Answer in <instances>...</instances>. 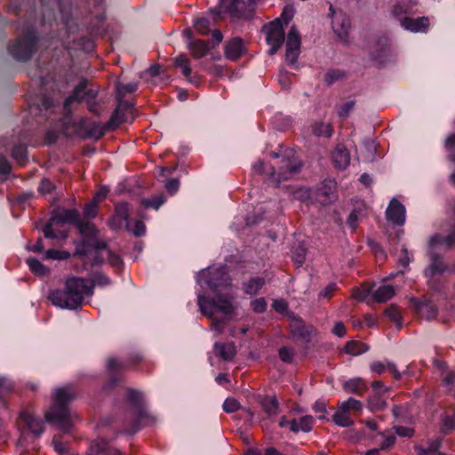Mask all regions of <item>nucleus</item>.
<instances>
[{
	"instance_id": "79ce46f5",
	"label": "nucleus",
	"mask_w": 455,
	"mask_h": 455,
	"mask_svg": "<svg viewBox=\"0 0 455 455\" xmlns=\"http://www.w3.org/2000/svg\"><path fill=\"white\" fill-rule=\"evenodd\" d=\"M194 27L198 33L206 35L210 30V22L205 18H199L196 20Z\"/></svg>"
},
{
	"instance_id": "6ab92c4d",
	"label": "nucleus",
	"mask_w": 455,
	"mask_h": 455,
	"mask_svg": "<svg viewBox=\"0 0 455 455\" xmlns=\"http://www.w3.org/2000/svg\"><path fill=\"white\" fill-rule=\"evenodd\" d=\"M332 159L337 168L345 169L350 164V154L343 145H338L332 153Z\"/></svg>"
},
{
	"instance_id": "c756f323",
	"label": "nucleus",
	"mask_w": 455,
	"mask_h": 455,
	"mask_svg": "<svg viewBox=\"0 0 455 455\" xmlns=\"http://www.w3.org/2000/svg\"><path fill=\"white\" fill-rule=\"evenodd\" d=\"M333 421L339 427H350L354 424V421L351 419L350 415L346 412V411L342 410L339 405L338 411L333 415Z\"/></svg>"
},
{
	"instance_id": "49530a36",
	"label": "nucleus",
	"mask_w": 455,
	"mask_h": 455,
	"mask_svg": "<svg viewBox=\"0 0 455 455\" xmlns=\"http://www.w3.org/2000/svg\"><path fill=\"white\" fill-rule=\"evenodd\" d=\"M313 422H314V419H313L312 416L307 415V416L302 417L299 421V430H302L304 432L310 431L312 428V426H313Z\"/></svg>"
},
{
	"instance_id": "bf43d9fd",
	"label": "nucleus",
	"mask_w": 455,
	"mask_h": 455,
	"mask_svg": "<svg viewBox=\"0 0 455 455\" xmlns=\"http://www.w3.org/2000/svg\"><path fill=\"white\" fill-rule=\"evenodd\" d=\"M306 250L303 247H299L294 255V262L298 267H300L305 261Z\"/></svg>"
},
{
	"instance_id": "37998d69",
	"label": "nucleus",
	"mask_w": 455,
	"mask_h": 455,
	"mask_svg": "<svg viewBox=\"0 0 455 455\" xmlns=\"http://www.w3.org/2000/svg\"><path fill=\"white\" fill-rule=\"evenodd\" d=\"M344 76V73L339 69L329 70L324 76V81L328 85H331L335 81L341 79Z\"/></svg>"
},
{
	"instance_id": "473e14b6",
	"label": "nucleus",
	"mask_w": 455,
	"mask_h": 455,
	"mask_svg": "<svg viewBox=\"0 0 455 455\" xmlns=\"http://www.w3.org/2000/svg\"><path fill=\"white\" fill-rule=\"evenodd\" d=\"M77 228L80 233L87 238L95 237L98 230L95 226L91 222L77 221Z\"/></svg>"
},
{
	"instance_id": "f03ea898",
	"label": "nucleus",
	"mask_w": 455,
	"mask_h": 455,
	"mask_svg": "<svg viewBox=\"0 0 455 455\" xmlns=\"http://www.w3.org/2000/svg\"><path fill=\"white\" fill-rule=\"evenodd\" d=\"M93 287L91 280L70 277L66 281L65 289L52 291L49 299L60 307L75 309L82 305L85 296L92 294Z\"/></svg>"
},
{
	"instance_id": "a19ab883",
	"label": "nucleus",
	"mask_w": 455,
	"mask_h": 455,
	"mask_svg": "<svg viewBox=\"0 0 455 455\" xmlns=\"http://www.w3.org/2000/svg\"><path fill=\"white\" fill-rule=\"evenodd\" d=\"M126 228L132 232L135 236H141L146 232V227L143 221L137 220L134 224L127 222Z\"/></svg>"
},
{
	"instance_id": "39448f33",
	"label": "nucleus",
	"mask_w": 455,
	"mask_h": 455,
	"mask_svg": "<svg viewBox=\"0 0 455 455\" xmlns=\"http://www.w3.org/2000/svg\"><path fill=\"white\" fill-rule=\"evenodd\" d=\"M137 88L138 84L136 83L122 84L118 82L116 84L118 105L109 120L108 126L110 129H115L120 124L130 122L133 119L132 105L124 100V98L127 93L134 92Z\"/></svg>"
},
{
	"instance_id": "864d4df0",
	"label": "nucleus",
	"mask_w": 455,
	"mask_h": 455,
	"mask_svg": "<svg viewBox=\"0 0 455 455\" xmlns=\"http://www.w3.org/2000/svg\"><path fill=\"white\" fill-rule=\"evenodd\" d=\"M294 353L291 349L283 347L279 349V356L282 361L290 363L293 358Z\"/></svg>"
},
{
	"instance_id": "e433bc0d",
	"label": "nucleus",
	"mask_w": 455,
	"mask_h": 455,
	"mask_svg": "<svg viewBox=\"0 0 455 455\" xmlns=\"http://www.w3.org/2000/svg\"><path fill=\"white\" fill-rule=\"evenodd\" d=\"M385 315L397 324L398 329L402 326V316L398 307L391 305L385 310Z\"/></svg>"
},
{
	"instance_id": "13d9d810",
	"label": "nucleus",
	"mask_w": 455,
	"mask_h": 455,
	"mask_svg": "<svg viewBox=\"0 0 455 455\" xmlns=\"http://www.w3.org/2000/svg\"><path fill=\"white\" fill-rule=\"evenodd\" d=\"M411 259L409 255V251L407 248L403 247L401 250V254L398 258V262L403 267H408L410 264Z\"/></svg>"
},
{
	"instance_id": "393cba45",
	"label": "nucleus",
	"mask_w": 455,
	"mask_h": 455,
	"mask_svg": "<svg viewBox=\"0 0 455 455\" xmlns=\"http://www.w3.org/2000/svg\"><path fill=\"white\" fill-rule=\"evenodd\" d=\"M371 369L372 371L376 372L377 374H381L384 372L385 370H387L392 373L393 377L395 379H401V373L398 371L395 365L391 363H387V364H385L381 362H375V363H371Z\"/></svg>"
},
{
	"instance_id": "72a5a7b5",
	"label": "nucleus",
	"mask_w": 455,
	"mask_h": 455,
	"mask_svg": "<svg viewBox=\"0 0 455 455\" xmlns=\"http://www.w3.org/2000/svg\"><path fill=\"white\" fill-rule=\"evenodd\" d=\"M339 406L348 414L350 413V411L360 412L363 410L362 403L354 398H349L348 400L342 402L341 403H339Z\"/></svg>"
},
{
	"instance_id": "4c0bfd02",
	"label": "nucleus",
	"mask_w": 455,
	"mask_h": 455,
	"mask_svg": "<svg viewBox=\"0 0 455 455\" xmlns=\"http://www.w3.org/2000/svg\"><path fill=\"white\" fill-rule=\"evenodd\" d=\"M12 157L20 165L25 164L27 162V148L23 145L15 146L12 152Z\"/></svg>"
},
{
	"instance_id": "69168bd1",
	"label": "nucleus",
	"mask_w": 455,
	"mask_h": 455,
	"mask_svg": "<svg viewBox=\"0 0 455 455\" xmlns=\"http://www.w3.org/2000/svg\"><path fill=\"white\" fill-rule=\"evenodd\" d=\"M10 172H11V165H10L9 162L7 161V159L4 156H0V173L6 174V173H9Z\"/></svg>"
},
{
	"instance_id": "0e129e2a",
	"label": "nucleus",
	"mask_w": 455,
	"mask_h": 455,
	"mask_svg": "<svg viewBox=\"0 0 455 455\" xmlns=\"http://www.w3.org/2000/svg\"><path fill=\"white\" fill-rule=\"evenodd\" d=\"M326 410V405L323 402H316L314 405V411L315 413L319 414V419L324 418V412Z\"/></svg>"
},
{
	"instance_id": "c85d7f7f",
	"label": "nucleus",
	"mask_w": 455,
	"mask_h": 455,
	"mask_svg": "<svg viewBox=\"0 0 455 455\" xmlns=\"http://www.w3.org/2000/svg\"><path fill=\"white\" fill-rule=\"evenodd\" d=\"M165 202V196L163 194H157L152 196L149 198H144L140 201L141 205L145 209L152 208L154 210H158L159 207L164 204Z\"/></svg>"
},
{
	"instance_id": "2f4dec72",
	"label": "nucleus",
	"mask_w": 455,
	"mask_h": 455,
	"mask_svg": "<svg viewBox=\"0 0 455 455\" xmlns=\"http://www.w3.org/2000/svg\"><path fill=\"white\" fill-rule=\"evenodd\" d=\"M333 132L330 124L315 123L313 125V133L318 137H331Z\"/></svg>"
},
{
	"instance_id": "5701e85b",
	"label": "nucleus",
	"mask_w": 455,
	"mask_h": 455,
	"mask_svg": "<svg viewBox=\"0 0 455 455\" xmlns=\"http://www.w3.org/2000/svg\"><path fill=\"white\" fill-rule=\"evenodd\" d=\"M343 387L346 392L363 395L366 390L367 387L362 379H353L343 384Z\"/></svg>"
},
{
	"instance_id": "f8f14e48",
	"label": "nucleus",
	"mask_w": 455,
	"mask_h": 455,
	"mask_svg": "<svg viewBox=\"0 0 455 455\" xmlns=\"http://www.w3.org/2000/svg\"><path fill=\"white\" fill-rule=\"evenodd\" d=\"M289 317L291 320L289 326L292 336L308 341L314 331V328L311 325L306 324L304 321L299 317L294 315H289Z\"/></svg>"
},
{
	"instance_id": "6e6d98bb",
	"label": "nucleus",
	"mask_w": 455,
	"mask_h": 455,
	"mask_svg": "<svg viewBox=\"0 0 455 455\" xmlns=\"http://www.w3.org/2000/svg\"><path fill=\"white\" fill-rule=\"evenodd\" d=\"M107 254L109 264L116 268H119L122 265L121 258L110 250H107Z\"/></svg>"
},
{
	"instance_id": "cd10ccee",
	"label": "nucleus",
	"mask_w": 455,
	"mask_h": 455,
	"mask_svg": "<svg viewBox=\"0 0 455 455\" xmlns=\"http://www.w3.org/2000/svg\"><path fill=\"white\" fill-rule=\"evenodd\" d=\"M261 406L263 411L268 416H274L278 413L279 404L278 401L275 396H267L261 401Z\"/></svg>"
},
{
	"instance_id": "774afa93",
	"label": "nucleus",
	"mask_w": 455,
	"mask_h": 455,
	"mask_svg": "<svg viewBox=\"0 0 455 455\" xmlns=\"http://www.w3.org/2000/svg\"><path fill=\"white\" fill-rule=\"evenodd\" d=\"M332 332L339 337H343L346 334V328L341 322H339L335 323Z\"/></svg>"
},
{
	"instance_id": "2eb2a0df",
	"label": "nucleus",
	"mask_w": 455,
	"mask_h": 455,
	"mask_svg": "<svg viewBox=\"0 0 455 455\" xmlns=\"http://www.w3.org/2000/svg\"><path fill=\"white\" fill-rule=\"evenodd\" d=\"M401 25L406 30L413 33L427 32L430 26V21L427 17H419L416 19L405 17L402 19Z\"/></svg>"
},
{
	"instance_id": "052dcab7",
	"label": "nucleus",
	"mask_w": 455,
	"mask_h": 455,
	"mask_svg": "<svg viewBox=\"0 0 455 455\" xmlns=\"http://www.w3.org/2000/svg\"><path fill=\"white\" fill-rule=\"evenodd\" d=\"M107 448V442L104 440L91 445V451L94 454L104 452Z\"/></svg>"
},
{
	"instance_id": "6e6552de",
	"label": "nucleus",
	"mask_w": 455,
	"mask_h": 455,
	"mask_svg": "<svg viewBox=\"0 0 455 455\" xmlns=\"http://www.w3.org/2000/svg\"><path fill=\"white\" fill-rule=\"evenodd\" d=\"M37 49V38L34 29H28L9 46L11 54L19 60H27L32 57Z\"/></svg>"
},
{
	"instance_id": "4be33fe9",
	"label": "nucleus",
	"mask_w": 455,
	"mask_h": 455,
	"mask_svg": "<svg viewBox=\"0 0 455 455\" xmlns=\"http://www.w3.org/2000/svg\"><path fill=\"white\" fill-rule=\"evenodd\" d=\"M190 54L195 59H201L204 57L209 52V45L206 42L202 40H192L188 44Z\"/></svg>"
},
{
	"instance_id": "5fc2aeb1",
	"label": "nucleus",
	"mask_w": 455,
	"mask_h": 455,
	"mask_svg": "<svg viewBox=\"0 0 455 455\" xmlns=\"http://www.w3.org/2000/svg\"><path fill=\"white\" fill-rule=\"evenodd\" d=\"M355 104L354 100L345 102L339 110V116L341 117L348 116L350 111L354 108Z\"/></svg>"
},
{
	"instance_id": "0eeeda50",
	"label": "nucleus",
	"mask_w": 455,
	"mask_h": 455,
	"mask_svg": "<svg viewBox=\"0 0 455 455\" xmlns=\"http://www.w3.org/2000/svg\"><path fill=\"white\" fill-rule=\"evenodd\" d=\"M98 95V91L95 88H88L87 81L83 80L73 91L64 102V109L67 113H70V105L76 101H86L89 111L98 113L97 103L94 101Z\"/></svg>"
},
{
	"instance_id": "20e7f679",
	"label": "nucleus",
	"mask_w": 455,
	"mask_h": 455,
	"mask_svg": "<svg viewBox=\"0 0 455 455\" xmlns=\"http://www.w3.org/2000/svg\"><path fill=\"white\" fill-rule=\"evenodd\" d=\"M232 300L233 296L229 294H218L216 299L199 295L198 306L202 314L212 319L213 328L221 331L225 319L234 312Z\"/></svg>"
},
{
	"instance_id": "aec40b11",
	"label": "nucleus",
	"mask_w": 455,
	"mask_h": 455,
	"mask_svg": "<svg viewBox=\"0 0 455 455\" xmlns=\"http://www.w3.org/2000/svg\"><path fill=\"white\" fill-rule=\"evenodd\" d=\"M127 399L134 406L137 416L140 419L146 417L147 412L143 407V396L141 393L129 389L127 391Z\"/></svg>"
},
{
	"instance_id": "1a4fd4ad",
	"label": "nucleus",
	"mask_w": 455,
	"mask_h": 455,
	"mask_svg": "<svg viewBox=\"0 0 455 455\" xmlns=\"http://www.w3.org/2000/svg\"><path fill=\"white\" fill-rule=\"evenodd\" d=\"M267 36V43L270 45L269 54H275L284 41V31L280 20H275L263 27Z\"/></svg>"
},
{
	"instance_id": "b1692460",
	"label": "nucleus",
	"mask_w": 455,
	"mask_h": 455,
	"mask_svg": "<svg viewBox=\"0 0 455 455\" xmlns=\"http://www.w3.org/2000/svg\"><path fill=\"white\" fill-rule=\"evenodd\" d=\"M215 354L224 360H231L235 355V348L233 344L216 343L214 346Z\"/></svg>"
},
{
	"instance_id": "ddd939ff",
	"label": "nucleus",
	"mask_w": 455,
	"mask_h": 455,
	"mask_svg": "<svg viewBox=\"0 0 455 455\" xmlns=\"http://www.w3.org/2000/svg\"><path fill=\"white\" fill-rule=\"evenodd\" d=\"M332 29L343 43H347L349 37L350 20L344 13L337 14L332 20Z\"/></svg>"
},
{
	"instance_id": "8fccbe9b",
	"label": "nucleus",
	"mask_w": 455,
	"mask_h": 455,
	"mask_svg": "<svg viewBox=\"0 0 455 455\" xmlns=\"http://www.w3.org/2000/svg\"><path fill=\"white\" fill-rule=\"evenodd\" d=\"M337 290L336 283H329L323 290H322L319 293L320 299H331L335 291Z\"/></svg>"
},
{
	"instance_id": "680f3d73",
	"label": "nucleus",
	"mask_w": 455,
	"mask_h": 455,
	"mask_svg": "<svg viewBox=\"0 0 455 455\" xmlns=\"http://www.w3.org/2000/svg\"><path fill=\"white\" fill-rule=\"evenodd\" d=\"M180 187V181L177 179L170 180L166 182L165 188L170 194H174Z\"/></svg>"
},
{
	"instance_id": "4468645a",
	"label": "nucleus",
	"mask_w": 455,
	"mask_h": 455,
	"mask_svg": "<svg viewBox=\"0 0 455 455\" xmlns=\"http://www.w3.org/2000/svg\"><path fill=\"white\" fill-rule=\"evenodd\" d=\"M387 219L395 225L402 226L405 221V208L396 199H392L386 212Z\"/></svg>"
},
{
	"instance_id": "bb28decb",
	"label": "nucleus",
	"mask_w": 455,
	"mask_h": 455,
	"mask_svg": "<svg viewBox=\"0 0 455 455\" xmlns=\"http://www.w3.org/2000/svg\"><path fill=\"white\" fill-rule=\"evenodd\" d=\"M265 284V280L262 277H253L248 282L243 283V289L245 293L249 295H255Z\"/></svg>"
},
{
	"instance_id": "f3484780",
	"label": "nucleus",
	"mask_w": 455,
	"mask_h": 455,
	"mask_svg": "<svg viewBox=\"0 0 455 455\" xmlns=\"http://www.w3.org/2000/svg\"><path fill=\"white\" fill-rule=\"evenodd\" d=\"M20 423L36 435H41L44 431L42 421L35 418L33 414L28 411H23L20 413Z\"/></svg>"
},
{
	"instance_id": "dca6fc26",
	"label": "nucleus",
	"mask_w": 455,
	"mask_h": 455,
	"mask_svg": "<svg viewBox=\"0 0 455 455\" xmlns=\"http://www.w3.org/2000/svg\"><path fill=\"white\" fill-rule=\"evenodd\" d=\"M245 52V46L243 40L239 37H234L227 42L225 46V55L230 60L240 59Z\"/></svg>"
},
{
	"instance_id": "a18cd8bd",
	"label": "nucleus",
	"mask_w": 455,
	"mask_h": 455,
	"mask_svg": "<svg viewBox=\"0 0 455 455\" xmlns=\"http://www.w3.org/2000/svg\"><path fill=\"white\" fill-rule=\"evenodd\" d=\"M273 308L280 314H287L288 315H293L289 314L288 303L284 299H275L272 304Z\"/></svg>"
},
{
	"instance_id": "58836bf2",
	"label": "nucleus",
	"mask_w": 455,
	"mask_h": 455,
	"mask_svg": "<svg viewBox=\"0 0 455 455\" xmlns=\"http://www.w3.org/2000/svg\"><path fill=\"white\" fill-rule=\"evenodd\" d=\"M344 351L347 354L357 355L365 351L364 345L358 341H349L346 344Z\"/></svg>"
},
{
	"instance_id": "c03bdc74",
	"label": "nucleus",
	"mask_w": 455,
	"mask_h": 455,
	"mask_svg": "<svg viewBox=\"0 0 455 455\" xmlns=\"http://www.w3.org/2000/svg\"><path fill=\"white\" fill-rule=\"evenodd\" d=\"M239 408L240 404L238 401L232 397L227 398L223 403V410L228 413L235 412Z\"/></svg>"
},
{
	"instance_id": "09e8293b",
	"label": "nucleus",
	"mask_w": 455,
	"mask_h": 455,
	"mask_svg": "<svg viewBox=\"0 0 455 455\" xmlns=\"http://www.w3.org/2000/svg\"><path fill=\"white\" fill-rule=\"evenodd\" d=\"M251 305L255 313H263L267 309V301L264 298L254 299Z\"/></svg>"
},
{
	"instance_id": "9d476101",
	"label": "nucleus",
	"mask_w": 455,
	"mask_h": 455,
	"mask_svg": "<svg viewBox=\"0 0 455 455\" xmlns=\"http://www.w3.org/2000/svg\"><path fill=\"white\" fill-rule=\"evenodd\" d=\"M300 36L297 28L292 26L288 33L286 41V60L294 64L300 52Z\"/></svg>"
},
{
	"instance_id": "4d7b16f0",
	"label": "nucleus",
	"mask_w": 455,
	"mask_h": 455,
	"mask_svg": "<svg viewBox=\"0 0 455 455\" xmlns=\"http://www.w3.org/2000/svg\"><path fill=\"white\" fill-rule=\"evenodd\" d=\"M54 189V185L49 179H43L39 187L42 194L51 193Z\"/></svg>"
},
{
	"instance_id": "c9c22d12",
	"label": "nucleus",
	"mask_w": 455,
	"mask_h": 455,
	"mask_svg": "<svg viewBox=\"0 0 455 455\" xmlns=\"http://www.w3.org/2000/svg\"><path fill=\"white\" fill-rule=\"evenodd\" d=\"M369 408L372 411H379L385 409L387 403L379 394L371 396L368 401Z\"/></svg>"
},
{
	"instance_id": "9b49d317",
	"label": "nucleus",
	"mask_w": 455,
	"mask_h": 455,
	"mask_svg": "<svg viewBox=\"0 0 455 455\" xmlns=\"http://www.w3.org/2000/svg\"><path fill=\"white\" fill-rule=\"evenodd\" d=\"M107 371L109 375L108 381L105 384V389H111L122 381L119 372L125 370L126 365L116 358H108L106 363Z\"/></svg>"
},
{
	"instance_id": "f257e3e1",
	"label": "nucleus",
	"mask_w": 455,
	"mask_h": 455,
	"mask_svg": "<svg viewBox=\"0 0 455 455\" xmlns=\"http://www.w3.org/2000/svg\"><path fill=\"white\" fill-rule=\"evenodd\" d=\"M274 163L268 170L266 164L259 161L254 168L256 171L269 175L271 181L279 185L283 180H288L297 174L301 168V162L292 149L286 148L280 153L271 152Z\"/></svg>"
},
{
	"instance_id": "a878e982",
	"label": "nucleus",
	"mask_w": 455,
	"mask_h": 455,
	"mask_svg": "<svg viewBox=\"0 0 455 455\" xmlns=\"http://www.w3.org/2000/svg\"><path fill=\"white\" fill-rule=\"evenodd\" d=\"M174 66L180 68L183 76L188 81H191L192 69L190 67V60L187 56L181 54L176 57L174 59Z\"/></svg>"
},
{
	"instance_id": "7c9ffc66",
	"label": "nucleus",
	"mask_w": 455,
	"mask_h": 455,
	"mask_svg": "<svg viewBox=\"0 0 455 455\" xmlns=\"http://www.w3.org/2000/svg\"><path fill=\"white\" fill-rule=\"evenodd\" d=\"M445 267L440 257L431 253V263L427 270V275L433 276L444 271Z\"/></svg>"
},
{
	"instance_id": "a211bd4d",
	"label": "nucleus",
	"mask_w": 455,
	"mask_h": 455,
	"mask_svg": "<svg viewBox=\"0 0 455 455\" xmlns=\"http://www.w3.org/2000/svg\"><path fill=\"white\" fill-rule=\"evenodd\" d=\"M116 215L110 220V226L113 228H118L122 226L123 221H129L130 210L127 203L122 202L116 205Z\"/></svg>"
},
{
	"instance_id": "423d86ee",
	"label": "nucleus",
	"mask_w": 455,
	"mask_h": 455,
	"mask_svg": "<svg viewBox=\"0 0 455 455\" xmlns=\"http://www.w3.org/2000/svg\"><path fill=\"white\" fill-rule=\"evenodd\" d=\"M79 220V212L76 209H55L49 222L44 228V235L47 238H62L68 236L67 230H57L54 228L63 224H75Z\"/></svg>"
},
{
	"instance_id": "7ed1b4c3",
	"label": "nucleus",
	"mask_w": 455,
	"mask_h": 455,
	"mask_svg": "<svg viewBox=\"0 0 455 455\" xmlns=\"http://www.w3.org/2000/svg\"><path fill=\"white\" fill-rule=\"evenodd\" d=\"M76 397L77 391L73 386L56 388L52 395V404L45 412L46 420L65 432L68 431L72 425L68 404Z\"/></svg>"
},
{
	"instance_id": "603ef678",
	"label": "nucleus",
	"mask_w": 455,
	"mask_h": 455,
	"mask_svg": "<svg viewBox=\"0 0 455 455\" xmlns=\"http://www.w3.org/2000/svg\"><path fill=\"white\" fill-rule=\"evenodd\" d=\"M98 203L95 201H92V203L88 204L84 210V214L86 218H94L97 215V206Z\"/></svg>"
},
{
	"instance_id": "ea45409f",
	"label": "nucleus",
	"mask_w": 455,
	"mask_h": 455,
	"mask_svg": "<svg viewBox=\"0 0 455 455\" xmlns=\"http://www.w3.org/2000/svg\"><path fill=\"white\" fill-rule=\"evenodd\" d=\"M30 270L39 275H44L47 273V268L37 259L29 258L27 259Z\"/></svg>"
},
{
	"instance_id": "338daca9",
	"label": "nucleus",
	"mask_w": 455,
	"mask_h": 455,
	"mask_svg": "<svg viewBox=\"0 0 455 455\" xmlns=\"http://www.w3.org/2000/svg\"><path fill=\"white\" fill-rule=\"evenodd\" d=\"M108 193V189L107 188H100L94 196L93 201L99 204L100 202L103 201L106 198Z\"/></svg>"
},
{
	"instance_id": "3c124183",
	"label": "nucleus",
	"mask_w": 455,
	"mask_h": 455,
	"mask_svg": "<svg viewBox=\"0 0 455 455\" xmlns=\"http://www.w3.org/2000/svg\"><path fill=\"white\" fill-rule=\"evenodd\" d=\"M12 388L13 386L9 379L0 378V397L11 392Z\"/></svg>"
},
{
	"instance_id": "e2e57ef3",
	"label": "nucleus",
	"mask_w": 455,
	"mask_h": 455,
	"mask_svg": "<svg viewBox=\"0 0 455 455\" xmlns=\"http://www.w3.org/2000/svg\"><path fill=\"white\" fill-rule=\"evenodd\" d=\"M148 73L155 77V76H158L164 73V69L163 68L162 66L158 65V64H155L153 66H151L148 69Z\"/></svg>"
},
{
	"instance_id": "de8ad7c7",
	"label": "nucleus",
	"mask_w": 455,
	"mask_h": 455,
	"mask_svg": "<svg viewBox=\"0 0 455 455\" xmlns=\"http://www.w3.org/2000/svg\"><path fill=\"white\" fill-rule=\"evenodd\" d=\"M69 257V253L67 251H59L53 249L48 250L45 252V258L46 259H65Z\"/></svg>"
},
{
	"instance_id": "412c9836",
	"label": "nucleus",
	"mask_w": 455,
	"mask_h": 455,
	"mask_svg": "<svg viewBox=\"0 0 455 455\" xmlns=\"http://www.w3.org/2000/svg\"><path fill=\"white\" fill-rule=\"evenodd\" d=\"M395 288L389 284L380 285L372 294L375 302L383 303L395 296Z\"/></svg>"
},
{
	"instance_id": "f704fd0d",
	"label": "nucleus",
	"mask_w": 455,
	"mask_h": 455,
	"mask_svg": "<svg viewBox=\"0 0 455 455\" xmlns=\"http://www.w3.org/2000/svg\"><path fill=\"white\" fill-rule=\"evenodd\" d=\"M371 286L364 283L361 287L353 289L352 297L358 301H363L371 294Z\"/></svg>"
}]
</instances>
